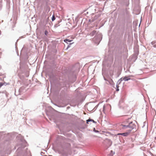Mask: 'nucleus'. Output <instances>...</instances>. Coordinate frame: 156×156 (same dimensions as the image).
<instances>
[{
	"label": "nucleus",
	"instance_id": "f257e3e1",
	"mask_svg": "<svg viewBox=\"0 0 156 156\" xmlns=\"http://www.w3.org/2000/svg\"><path fill=\"white\" fill-rule=\"evenodd\" d=\"M124 124H122L120 125V128L123 129H126L128 128H129L130 129L129 130V132H130L131 130L133 128L134 125L133 124L132 122H129L127 125H125Z\"/></svg>",
	"mask_w": 156,
	"mask_h": 156
},
{
	"label": "nucleus",
	"instance_id": "f03ea898",
	"mask_svg": "<svg viewBox=\"0 0 156 156\" xmlns=\"http://www.w3.org/2000/svg\"><path fill=\"white\" fill-rule=\"evenodd\" d=\"M133 76L132 75H129L128 76H125L124 77L121 78L119 80H120V81H122V80H124L125 81H128L130 79V78L131 77H133Z\"/></svg>",
	"mask_w": 156,
	"mask_h": 156
},
{
	"label": "nucleus",
	"instance_id": "7ed1b4c3",
	"mask_svg": "<svg viewBox=\"0 0 156 156\" xmlns=\"http://www.w3.org/2000/svg\"><path fill=\"white\" fill-rule=\"evenodd\" d=\"M105 80L108 81L109 83L111 84V85H112L113 84V83H114L113 82L112 79H110L109 80H107L106 79H105Z\"/></svg>",
	"mask_w": 156,
	"mask_h": 156
},
{
	"label": "nucleus",
	"instance_id": "20e7f679",
	"mask_svg": "<svg viewBox=\"0 0 156 156\" xmlns=\"http://www.w3.org/2000/svg\"><path fill=\"white\" fill-rule=\"evenodd\" d=\"M110 108V105H107L106 106L105 105L104 106L103 108V112L104 113H105V112L106 110V108Z\"/></svg>",
	"mask_w": 156,
	"mask_h": 156
},
{
	"label": "nucleus",
	"instance_id": "39448f33",
	"mask_svg": "<svg viewBox=\"0 0 156 156\" xmlns=\"http://www.w3.org/2000/svg\"><path fill=\"white\" fill-rule=\"evenodd\" d=\"M129 134V133H118V135H122L124 136H127Z\"/></svg>",
	"mask_w": 156,
	"mask_h": 156
},
{
	"label": "nucleus",
	"instance_id": "423d86ee",
	"mask_svg": "<svg viewBox=\"0 0 156 156\" xmlns=\"http://www.w3.org/2000/svg\"><path fill=\"white\" fill-rule=\"evenodd\" d=\"M129 123L127 121V122H124L122 123V124H124L125 125H127L128 124H129Z\"/></svg>",
	"mask_w": 156,
	"mask_h": 156
},
{
	"label": "nucleus",
	"instance_id": "0eeeda50",
	"mask_svg": "<svg viewBox=\"0 0 156 156\" xmlns=\"http://www.w3.org/2000/svg\"><path fill=\"white\" fill-rule=\"evenodd\" d=\"M67 41L69 42H71V41H72V40H69V39H66L64 40V41L66 42V41Z\"/></svg>",
	"mask_w": 156,
	"mask_h": 156
},
{
	"label": "nucleus",
	"instance_id": "6e6552de",
	"mask_svg": "<svg viewBox=\"0 0 156 156\" xmlns=\"http://www.w3.org/2000/svg\"><path fill=\"white\" fill-rule=\"evenodd\" d=\"M92 119H88V120H87V124L89 123V122H92Z\"/></svg>",
	"mask_w": 156,
	"mask_h": 156
},
{
	"label": "nucleus",
	"instance_id": "1a4fd4ad",
	"mask_svg": "<svg viewBox=\"0 0 156 156\" xmlns=\"http://www.w3.org/2000/svg\"><path fill=\"white\" fill-rule=\"evenodd\" d=\"M55 16L54 15H53L52 16V21H53L55 20Z\"/></svg>",
	"mask_w": 156,
	"mask_h": 156
},
{
	"label": "nucleus",
	"instance_id": "9d476101",
	"mask_svg": "<svg viewBox=\"0 0 156 156\" xmlns=\"http://www.w3.org/2000/svg\"><path fill=\"white\" fill-rule=\"evenodd\" d=\"M116 87H117V90H116V91H118L119 90V89H118L119 86L118 85H117Z\"/></svg>",
	"mask_w": 156,
	"mask_h": 156
},
{
	"label": "nucleus",
	"instance_id": "9b49d317",
	"mask_svg": "<svg viewBox=\"0 0 156 156\" xmlns=\"http://www.w3.org/2000/svg\"><path fill=\"white\" fill-rule=\"evenodd\" d=\"M3 85V83H0V87H1Z\"/></svg>",
	"mask_w": 156,
	"mask_h": 156
},
{
	"label": "nucleus",
	"instance_id": "f8f14e48",
	"mask_svg": "<svg viewBox=\"0 0 156 156\" xmlns=\"http://www.w3.org/2000/svg\"><path fill=\"white\" fill-rule=\"evenodd\" d=\"M92 122H93V123H95V121L94 120H92Z\"/></svg>",
	"mask_w": 156,
	"mask_h": 156
},
{
	"label": "nucleus",
	"instance_id": "ddd939ff",
	"mask_svg": "<svg viewBox=\"0 0 156 156\" xmlns=\"http://www.w3.org/2000/svg\"><path fill=\"white\" fill-rule=\"evenodd\" d=\"M47 33H48L47 31H45V34L46 35Z\"/></svg>",
	"mask_w": 156,
	"mask_h": 156
},
{
	"label": "nucleus",
	"instance_id": "4468645a",
	"mask_svg": "<svg viewBox=\"0 0 156 156\" xmlns=\"http://www.w3.org/2000/svg\"><path fill=\"white\" fill-rule=\"evenodd\" d=\"M155 139L156 140V137H155Z\"/></svg>",
	"mask_w": 156,
	"mask_h": 156
}]
</instances>
